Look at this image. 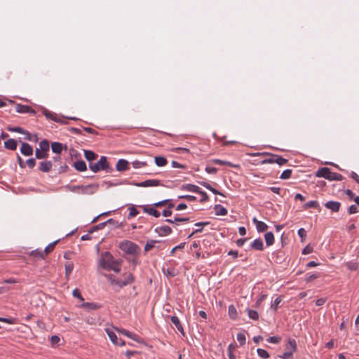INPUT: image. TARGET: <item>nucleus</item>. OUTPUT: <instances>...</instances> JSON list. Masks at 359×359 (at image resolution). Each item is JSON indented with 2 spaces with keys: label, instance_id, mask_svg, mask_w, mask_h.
<instances>
[{
  "label": "nucleus",
  "instance_id": "f257e3e1",
  "mask_svg": "<svg viewBox=\"0 0 359 359\" xmlns=\"http://www.w3.org/2000/svg\"><path fill=\"white\" fill-rule=\"evenodd\" d=\"M100 263L103 269L119 273L123 260L121 259H115L109 252H104L101 255Z\"/></svg>",
  "mask_w": 359,
  "mask_h": 359
},
{
  "label": "nucleus",
  "instance_id": "f03ea898",
  "mask_svg": "<svg viewBox=\"0 0 359 359\" xmlns=\"http://www.w3.org/2000/svg\"><path fill=\"white\" fill-rule=\"evenodd\" d=\"M118 248L125 255L131 257H138L141 252V248L137 244L127 240L120 242Z\"/></svg>",
  "mask_w": 359,
  "mask_h": 359
},
{
  "label": "nucleus",
  "instance_id": "7ed1b4c3",
  "mask_svg": "<svg viewBox=\"0 0 359 359\" xmlns=\"http://www.w3.org/2000/svg\"><path fill=\"white\" fill-rule=\"evenodd\" d=\"M65 189L72 192H78L81 194H93L98 189L97 184H90L88 185H66Z\"/></svg>",
  "mask_w": 359,
  "mask_h": 359
},
{
  "label": "nucleus",
  "instance_id": "20e7f679",
  "mask_svg": "<svg viewBox=\"0 0 359 359\" xmlns=\"http://www.w3.org/2000/svg\"><path fill=\"white\" fill-rule=\"evenodd\" d=\"M249 155L252 156H269V158L264 159L261 161L262 164H267V163H277L279 165H283L286 164L288 162V160L286 158H283L282 156L277 155V154H273L267 152H263V153H253L250 154Z\"/></svg>",
  "mask_w": 359,
  "mask_h": 359
},
{
  "label": "nucleus",
  "instance_id": "39448f33",
  "mask_svg": "<svg viewBox=\"0 0 359 359\" xmlns=\"http://www.w3.org/2000/svg\"><path fill=\"white\" fill-rule=\"evenodd\" d=\"M316 176L318 177H323L330 181H341L344 178L341 174L333 172L327 167L319 168L316 173Z\"/></svg>",
  "mask_w": 359,
  "mask_h": 359
},
{
  "label": "nucleus",
  "instance_id": "423d86ee",
  "mask_svg": "<svg viewBox=\"0 0 359 359\" xmlns=\"http://www.w3.org/2000/svg\"><path fill=\"white\" fill-rule=\"evenodd\" d=\"M89 168L93 172H97L100 170H106L107 172H111L112 170V168L109 167L107 158L104 156H101L96 163H90Z\"/></svg>",
  "mask_w": 359,
  "mask_h": 359
},
{
  "label": "nucleus",
  "instance_id": "0eeeda50",
  "mask_svg": "<svg viewBox=\"0 0 359 359\" xmlns=\"http://www.w3.org/2000/svg\"><path fill=\"white\" fill-rule=\"evenodd\" d=\"M324 205L332 212H338L341 208V203L339 201H329L326 202Z\"/></svg>",
  "mask_w": 359,
  "mask_h": 359
},
{
  "label": "nucleus",
  "instance_id": "6e6552de",
  "mask_svg": "<svg viewBox=\"0 0 359 359\" xmlns=\"http://www.w3.org/2000/svg\"><path fill=\"white\" fill-rule=\"evenodd\" d=\"M161 184V181L158 180H147L144 182L135 184L137 187H157Z\"/></svg>",
  "mask_w": 359,
  "mask_h": 359
},
{
  "label": "nucleus",
  "instance_id": "1a4fd4ad",
  "mask_svg": "<svg viewBox=\"0 0 359 359\" xmlns=\"http://www.w3.org/2000/svg\"><path fill=\"white\" fill-rule=\"evenodd\" d=\"M15 110L18 113H30L34 115H35L36 113V111L33 109L32 107L21 104H18L16 105Z\"/></svg>",
  "mask_w": 359,
  "mask_h": 359
},
{
  "label": "nucleus",
  "instance_id": "9d476101",
  "mask_svg": "<svg viewBox=\"0 0 359 359\" xmlns=\"http://www.w3.org/2000/svg\"><path fill=\"white\" fill-rule=\"evenodd\" d=\"M124 279L120 283V287L132 284L135 281V278L131 273H126L123 275Z\"/></svg>",
  "mask_w": 359,
  "mask_h": 359
},
{
  "label": "nucleus",
  "instance_id": "9b49d317",
  "mask_svg": "<svg viewBox=\"0 0 359 359\" xmlns=\"http://www.w3.org/2000/svg\"><path fill=\"white\" fill-rule=\"evenodd\" d=\"M53 167L50 161H44L39 163V170L43 172H48L51 170Z\"/></svg>",
  "mask_w": 359,
  "mask_h": 359
},
{
  "label": "nucleus",
  "instance_id": "f8f14e48",
  "mask_svg": "<svg viewBox=\"0 0 359 359\" xmlns=\"http://www.w3.org/2000/svg\"><path fill=\"white\" fill-rule=\"evenodd\" d=\"M20 152L25 156H32L33 154V148L28 143L22 142L20 148Z\"/></svg>",
  "mask_w": 359,
  "mask_h": 359
},
{
  "label": "nucleus",
  "instance_id": "ddd939ff",
  "mask_svg": "<svg viewBox=\"0 0 359 359\" xmlns=\"http://www.w3.org/2000/svg\"><path fill=\"white\" fill-rule=\"evenodd\" d=\"M116 330L119 333H121V334H123L125 336H127L128 337L133 339L134 341H135L137 342H140V337L138 335H137L135 334H133V333H132V332H129V331H128L126 330H124V329L116 328Z\"/></svg>",
  "mask_w": 359,
  "mask_h": 359
},
{
  "label": "nucleus",
  "instance_id": "4468645a",
  "mask_svg": "<svg viewBox=\"0 0 359 359\" xmlns=\"http://www.w3.org/2000/svg\"><path fill=\"white\" fill-rule=\"evenodd\" d=\"M252 222L255 224L257 231L264 232L267 230L268 226L264 222L257 220L256 217L252 219Z\"/></svg>",
  "mask_w": 359,
  "mask_h": 359
},
{
  "label": "nucleus",
  "instance_id": "2eb2a0df",
  "mask_svg": "<svg viewBox=\"0 0 359 359\" xmlns=\"http://www.w3.org/2000/svg\"><path fill=\"white\" fill-rule=\"evenodd\" d=\"M118 171H125L128 168V162L125 159H119L116 165Z\"/></svg>",
  "mask_w": 359,
  "mask_h": 359
},
{
  "label": "nucleus",
  "instance_id": "dca6fc26",
  "mask_svg": "<svg viewBox=\"0 0 359 359\" xmlns=\"http://www.w3.org/2000/svg\"><path fill=\"white\" fill-rule=\"evenodd\" d=\"M286 351L292 354L297 351V343L294 339H290L285 346Z\"/></svg>",
  "mask_w": 359,
  "mask_h": 359
},
{
  "label": "nucleus",
  "instance_id": "f3484780",
  "mask_svg": "<svg viewBox=\"0 0 359 359\" xmlns=\"http://www.w3.org/2000/svg\"><path fill=\"white\" fill-rule=\"evenodd\" d=\"M142 208H143V210L144 212H146L150 215H153L155 217H160V215H161L160 212L153 207H150L149 205H144L142 207Z\"/></svg>",
  "mask_w": 359,
  "mask_h": 359
},
{
  "label": "nucleus",
  "instance_id": "a211bd4d",
  "mask_svg": "<svg viewBox=\"0 0 359 359\" xmlns=\"http://www.w3.org/2000/svg\"><path fill=\"white\" fill-rule=\"evenodd\" d=\"M170 320H171V322L175 325V327H177L178 331L180 333H182L183 335H184V331L183 327L180 323V319L177 316H171Z\"/></svg>",
  "mask_w": 359,
  "mask_h": 359
},
{
  "label": "nucleus",
  "instance_id": "6ab92c4d",
  "mask_svg": "<svg viewBox=\"0 0 359 359\" xmlns=\"http://www.w3.org/2000/svg\"><path fill=\"white\" fill-rule=\"evenodd\" d=\"M156 231L161 236H167L172 233V229L168 226H163L156 229Z\"/></svg>",
  "mask_w": 359,
  "mask_h": 359
},
{
  "label": "nucleus",
  "instance_id": "aec40b11",
  "mask_svg": "<svg viewBox=\"0 0 359 359\" xmlns=\"http://www.w3.org/2000/svg\"><path fill=\"white\" fill-rule=\"evenodd\" d=\"M251 248L256 250L262 251L264 250V243L261 238L255 239L251 244Z\"/></svg>",
  "mask_w": 359,
  "mask_h": 359
},
{
  "label": "nucleus",
  "instance_id": "412c9836",
  "mask_svg": "<svg viewBox=\"0 0 359 359\" xmlns=\"http://www.w3.org/2000/svg\"><path fill=\"white\" fill-rule=\"evenodd\" d=\"M17 142L14 139H8L4 142V147L7 149L14 151L17 148Z\"/></svg>",
  "mask_w": 359,
  "mask_h": 359
},
{
  "label": "nucleus",
  "instance_id": "4be33fe9",
  "mask_svg": "<svg viewBox=\"0 0 359 359\" xmlns=\"http://www.w3.org/2000/svg\"><path fill=\"white\" fill-rule=\"evenodd\" d=\"M182 189L187 190V191H191V192L198 193L201 189L196 185L191 184H187L182 185Z\"/></svg>",
  "mask_w": 359,
  "mask_h": 359
},
{
  "label": "nucleus",
  "instance_id": "5701e85b",
  "mask_svg": "<svg viewBox=\"0 0 359 359\" xmlns=\"http://www.w3.org/2000/svg\"><path fill=\"white\" fill-rule=\"evenodd\" d=\"M74 168L80 172H83L87 170V166L83 161H78L74 163Z\"/></svg>",
  "mask_w": 359,
  "mask_h": 359
},
{
  "label": "nucleus",
  "instance_id": "b1692460",
  "mask_svg": "<svg viewBox=\"0 0 359 359\" xmlns=\"http://www.w3.org/2000/svg\"><path fill=\"white\" fill-rule=\"evenodd\" d=\"M84 156L87 161H90V163H92L91 161L95 160L98 155L92 151L84 150Z\"/></svg>",
  "mask_w": 359,
  "mask_h": 359
},
{
  "label": "nucleus",
  "instance_id": "393cba45",
  "mask_svg": "<svg viewBox=\"0 0 359 359\" xmlns=\"http://www.w3.org/2000/svg\"><path fill=\"white\" fill-rule=\"evenodd\" d=\"M43 114L48 118V119H50L53 121H58V120H57V114H56L55 113H53L52 111H48V109H43Z\"/></svg>",
  "mask_w": 359,
  "mask_h": 359
},
{
  "label": "nucleus",
  "instance_id": "a878e982",
  "mask_svg": "<svg viewBox=\"0 0 359 359\" xmlns=\"http://www.w3.org/2000/svg\"><path fill=\"white\" fill-rule=\"evenodd\" d=\"M212 162L217 165H228L231 168H238L239 167L238 165L233 164L229 161H222L220 159H214V160H212Z\"/></svg>",
  "mask_w": 359,
  "mask_h": 359
},
{
  "label": "nucleus",
  "instance_id": "bb28decb",
  "mask_svg": "<svg viewBox=\"0 0 359 359\" xmlns=\"http://www.w3.org/2000/svg\"><path fill=\"white\" fill-rule=\"evenodd\" d=\"M264 238L267 246H271L274 243V236L272 232L269 231L266 233Z\"/></svg>",
  "mask_w": 359,
  "mask_h": 359
},
{
  "label": "nucleus",
  "instance_id": "cd10ccee",
  "mask_svg": "<svg viewBox=\"0 0 359 359\" xmlns=\"http://www.w3.org/2000/svg\"><path fill=\"white\" fill-rule=\"evenodd\" d=\"M214 210H215V214L217 215H227V210L224 207L221 205H215L214 207Z\"/></svg>",
  "mask_w": 359,
  "mask_h": 359
},
{
  "label": "nucleus",
  "instance_id": "c85d7f7f",
  "mask_svg": "<svg viewBox=\"0 0 359 359\" xmlns=\"http://www.w3.org/2000/svg\"><path fill=\"white\" fill-rule=\"evenodd\" d=\"M53 152L60 154L62 150V144L60 142H53L51 144Z\"/></svg>",
  "mask_w": 359,
  "mask_h": 359
},
{
  "label": "nucleus",
  "instance_id": "c756f323",
  "mask_svg": "<svg viewBox=\"0 0 359 359\" xmlns=\"http://www.w3.org/2000/svg\"><path fill=\"white\" fill-rule=\"evenodd\" d=\"M35 156L37 159H46L48 157V152L42 151L36 148L35 150Z\"/></svg>",
  "mask_w": 359,
  "mask_h": 359
},
{
  "label": "nucleus",
  "instance_id": "7c9ffc66",
  "mask_svg": "<svg viewBox=\"0 0 359 359\" xmlns=\"http://www.w3.org/2000/svg\"><path fill=\"white\" fill-rule=\"evenodd\" d=\"M228 313H229V317L231 319L235 320L237 318V316H238L237 310L233 305H230L229 306Z\"/></svg>",
  "mask_w": 359,
  "mask_h": 359
},
{
  "label": "nucleus",
  "instance_id": "2f4dec72",
  "mask_svg": "<svg viewBox=\"0 0 359 359\" xmlns=\"http://www.w3.org/2000/svg\"><path fill=\"white\" fill-rule=\"evenodd\" d=\"M168 161L166 158L163 156H156L155 157V163L157 166L162 167L165 166L167 164Z\"/></svg>",
  "mask_w": 359,
  "mask_h": 359
},
{
  "label": "nucleus",
  "instance_id": "473e14b6",
  "mask_svg": "<svg viewBox=\"0 0 359 359\" xmlns=\"http://www.w3.org/2000/svg\"><path fill=\"white\" fill-rule=\"evenodd\" d=\"M49 142L48 140H43L42 141L40 142L39 143V148H38L39 149H40L41 151H47L48 152L49 151Z\"/></svg>",
  "mask_w": 359,
  "mask_h": 359
},
{
  "label": "nucleus",
  "instance_id": "72a5a7b5",
  "mask_svg": "<svg viewBox=\"0 0 359 359\" xmlns=\"http://www.w3.org/2000/svg\"><path fill=\"white\" fill-rule=\"evenodd\" d=\"M319 207V203L317 201H309L307 203H306L304 205V209H308V208H318Z\"/></svg>",
  "mask_w": 359,
  "mask_h": 359
},
{
  "label": "nucleus",
  "instance_id": "f704fd0d",
  "mask_svg": "<svg viewBox=\"0 0 359 359\" xmlns=\"http://www.w3.org/2000/svg\"><path fill=\"white\" fill-rule=\"evenodd\" d=\"M106 332L113 344L118 343V337L116 334L111 330L107 329Z\"/></svg>",
  "mask_w": 359,
  "mask_h": 359
},
{
  "label": "nucleus",
  "instance_id": "c9c22d12",
  "mask_svg": "<svg viewBox=\"0 0 359 359\" xmlns=\"http://www.w3.org/2000/svg\"><path fill=\"white\" fill-rule=\"evenodd\" d=\"M30 255L33 256L34 257H38V258H41V259L45 258V255H44L43 251H41L39 250H32L30 253Z\"/></svg>",
  "mask_w": 359,
  "mask_h": 359
},
{
  "label": "nucleus",
  "instance_id": "e433bc0d",
  "mask_svg": "<svg viewBox=\"0 0 359 359\" xmlns=\"http://www.w3.org/2000/svg\"><path fill=\"white\" fill-rule=\"evenodd\" d=\"M158 241L151 240L147 242L145 246H144V251L148 252L149 250H151L152 248H155V244L157 243Z\"/></svg>",
  "mask_w": 359,
  "mask_h": 359
},
{
  "label": "nucleus",
  "instance_id": "4c0bfd02",
  "mask_svg": "<svg viewBox=\"0 0 359 359\" xmlns=\"http://www.w3.org/2000/svg\"><path fill=\"white\" fill-rule=\"evenodd\" d=\"M247 311H248V315L250 318L255 320H258L259 313L256 311L251 310V309H247Z\"/></svg>",
  "mask_w": 359,
  "mask_h": 359
},
{
  "label": "nucleus",
  "instance_id": "58836bf2",
  "mask_svg": "<svg viewBox=\"0 0 359 359\" xmlns=\"http://www.w3.org/2000/svg\"><path fill=\"white\" fill-rule=\"evenodd\" d=\"M292 171L291 169L285 170L280 175V178L282 180H287V179L290 178V177L292 175Z\"/></svg>",
  "mask_w": 359,
  "mask_h": 359
},
{
  "label": "nucleus",
  "instance_id": "ea45409f",
  "mask_svg": "<svg viewBox=\"0 0 359 359\" xmlns=\"http://www.w3.org/2000/svg\"><path fill=\"white\" fill-rule=\"evenodd\" d=\"M57 243V241H54L51 243H50L46 248L45 250H43V252H44V255H47L48 253H50V252H52L56 245V243Z\"/></svg>",
  "mask_w": 359,
  "mask_h": 359
},
{
  "label": "nucleus",
  "instance_id": "a19ab883",
  "mask_svg": "<svg viewBox=\"0 0 359 359\" xmlns=\"http://www.w3.org/2000/svg\"><path fill=\"white\" fill-rule=\"evenodd\" d=\"M257 353L259 357L262 358H269V353L266 350H264V349L257 348Z\"/></svg>",
  "mask_w": 359,
  "mask_h": 359
},
{
  "label": "nucleus",
  "instance_id": "79ce46f5",
  "mask_svg": "<svg viewBox=\"0 0 359 359\" xmlns=\"http://www.w3.org/2000/svg\"><path fill=\"white\" fill-rule=\"evenodd\" d=\"M65 273L67 276L69 275L74 269V264L72 262H67L65 264Z\"/></svg>",
  "mask_w": 359,
  "mask_h": 359
},
{
  "label": "nucleus",
  "instance_id": "37998d69",
  "mask_svg": "<svg viewBox=\"0 0 359 359\" xmlns=\"http://www.w3.org/2000/svg\"><path fill=\"white\" fill-rule=\"evenodd\" d=\"M108 279L112 285H118L120 287V283H121V280L116 279L113 275H109L108 276Z\"/></svg>",
  "mask_w": 359,
  "mask_h": 359
},
{
  "label": "nucleus",
  "instance_id": "c03bdc74",
  "mask_svg": "<svg viewBox=\"0 0 359 359\" xmlns=\"http://www.w3.org/2000/svg\"><path fill=\"white\" fill-rule=\"evenodd\" d=\"M130 212L128 214V219L135 217L138 215L139 211L135 208V206H132L129 208Z\"/></svg>",
  "mask_w": 359,
  "mask_h": 359
},
{
  "label": "nucleus",
  "instance_id": "a18cd8bd",
  "mask_svg": "<svg viewBox=\"0 0 359 359\" xmlns=\"http://www.w3.org/2000/svg\"><path fill=\"white\" fill-rule=\"evenodd\" d=\"M237 340L240 343L241 346H243L245 344V336L243 333H238L236 336Z\"/></svg>",
  "mask_w": 359,
  "mask_h": 359
},
{
  "label": "nucleus",
  "instance_id": "49530a36",
  "mask_svg": "<svg viewBox=\"0 0 359 359\" xmlns=\"http://www.w3.org/2000/svg\"><path fill=\"white\" fill-rule=\"evenodd\" d=\"M266 341L269 343L272 344H279L281 341V338L280 337H269Z\"/></svg>",
  "mask_w": 359,
  "mask_h": 359
},
{
  "label": "nucleus",
  "instance_id": "de8ad7c7",
  "mask_svg": "<svg viewBox=\"0 0 359 359\" xmlns=\"http://www.w3.org/2000/svg\"><path fill=\"white\" fill-rule=\"evenodd\" d=\"M282 302V297H278L275 299L273 303L271 304V309L276 311L279 304Z\"/></svg>",
  "mask_w": 359,
  "mask_h": 359
},
{
  "label": "nucleus",
  "instance_id": "09e8293b",
  "mask_svg": "<svg viewBox=\"0 0 359 359\" xmlns=\"http://www.w3.org/2000/svg\"><path fill=\"white\" fill-rule=\"evenodd\" d=\"M346 266L350 271H356L358 269V264L356 262H348Z\"/></svg>",
  "mask_w": 359,
  "mask_h": 359
},
{
  "label": "nucleus",
  "instance_id": "8fccbe9b",
  "mask_svg": "<svg viewBox=\"0 0 359 359\" xmlns=\"http://www.w3.org/2000/svg\"><path fill=\"white\" fill-rule=\"evenodd\" d=\"M82 306L87 309H93V310L97 309L98 308V306L96 304H95L93 303H89V302L83 303L82 304Z\"/></svg>",
  "mask_w": 359,
  "mask_h": 359
},
{
  "label": "nucleus",
  "instance_id": "3c124183",
  "mask_svg": "<svg viewBox=\"0 0 359 359\" xmlns=\"http://www.w3.org/2000/svg\"><path fill=\"white\" fill-rule=\"evenodd\" d=\"M105 226V223L102 222L97 225L93 226L90 230H89V233H91L97 230L102 229Z\"/></svg>",
  "mask_w": 359,
  "mask_h": 359
},
{
  "label": "nucleus",
  "instance_id": "603ef678",
  "mask_svg": "<svg viewBox=\"0 0 359 359\" xmlns=\"http://www.w3.org/2000/svg\"><path fill=\"white\" fill-rule=\"evenodd\" d=\"M72 294L74 297L78 298L80 301L83 302L84 299L83 298L81 292L79 289L76 288L73 290Z\"/></svg>",
  "mask_w": 359,
  "mask_h": 359
},
{
  "label": "nucleus",
  "instance_id": "864d4df0",
  "mask_svg": "<svg viewBox=\"0 0 359 359\" xmlns=\"http://www.w3.org/2000/svg\"><path fill=\"white\" fill-rule=\"evenodd\" d=\"M132 164H133V166L135 168H142V167L147 165V163L146 162H141V161H134L132 163Z\"/></svg>",
  "mask_w": 359,
  "mask_h": 359
},
{
  "label": "nucleus",
  "instance_id": "5fc2aeb1",
  "mask_svg": "<svg viewBox=\"0 0 359 359\" xmlns=\"http://www.w3.org/2000/svg\"><path fill=\"white\" fill-rule=\"evenodd\" d=\"M198 194H200L202 196V198L200 200L201 203H204L209 201V196L205 191L200 189Z\"/></svg>",
  "mask_w": 359,
  "mask_h": 359
},
{
  "label": "nucleus",
  "instance_id": "6e6d98bb",
  "mask_svg": "<svg viewBox=\"0 0 359 359\" xmlns=\"http://www.w3.org/2000/svg\"><path fill=\"white\" fill-rule=\"evenodd\" d=\"M180 199H185L189 201H194L196 200V197L191 195H182L178 197Z\"/></svg>",
  "mask_w": 359,
  "mask_h": 359
},
{
  "label": "nucleus",
  "instance_id": "4d7b16f0",
  "mask_svg": "<svg viewBox=\"0 0 359 359\" xmlns=\"http://www.w3.org/2000/svg\"><path fill=\"white\" fill-rule=\"evenodd\" d=\"M8 130L11 132L18 133L20 134L25 133V130L21 127L9 128Z\"/></svg>",
  "mask_w": 359,
  "mask_h": 359
},
{
  "label": "nucleus",
  "instance_id": "13d9d810",
  "mask_svg": "<svg viewBox=\"0 0 359 359\" xmlns=\"http://www.w3.org/2000/svg\"><path fill=\"white\" fill-rule=\"evenodd\" d=\"M27 165L28 167L31 169L34 168V166L36 165V160L35 158H29L27 161H26V163L25 165Z\"/></svg>",
  "mask_w": 359,
  "mask_h": 359
},
{
  "label": "nucleus",
  "instance_id": "bf43d9fd",
  "mask_svg": "<svg viewBox=\"0 0 359 359\" xmlns=\"http://www.w3.org/2000/svg\"><path fill=\"white\" fill-rule=\"evenodd\" d=\"M104 223H105V226L107 224H111L115 227L120 226V224H118V222L115 221L114 219H109L107 221L104 222Z\"/></svg>",
  "mask_w": 359,
  "mask_h": 359
},
{
  "label": "nucleus",
  "instance_id": "052dcab7",
  "mask_svg": "<svg viewBox=\"0 0 359 359\" xmlns=\"http://www.w3.org/2000/svg\"><path fill=\"white\" fill-rule=\"evenodd\" d=\"M348 212L350 215L357 213L358 212V209L356 205H351L348 209Z\"/></svg>",
  "mask_w": 359,
  "mask_h": 359
},
{
  "label": "nucleus",
  "instance_id": "680f3d73",
  "mask_svg": "<svg viewBox=\"0 0 359 359\" xmlns=\"http://www.w3.org/2000/svg\"><path fill=\"white\" fill-rule=\"evenodd\" d=\"M279 357L282 359H290L292 358V354L287 351H285Z\"/></svg>",
  "mask_w": 359,
  "mask_h": 359
},
{
  "label": "nucleus",
  "instance_id": "e2e57ef3",
  "mask_svg": "<svg viewBox=\"0 0 359 359\" xmlns=\"http://www.w3.org/2000/svg\"><path fill=\"white\" fill-rule=\"evenodd\" d=\"M171 164L173 168H182V169H185L187 168V166L185 165L180 164L178 162L175 161H172Z\"/></svg>",
  "mask_w": 359,
  "mask_h": 359
},
{
  "label": "nucleus",
  "instance_id": "0e129e2a",
  "mask_svg": "<svg viewBox=\"0 0 359 359\" xmlns=\"http://www.w3.org/2000/svg\"><path fill=\"white\" fill-rule=\"evenodd\" d=\"M205 171L209 174H215L217 171V169L215 167L207 166L205 168Z\"/></svg>",
  "mask_w": 359,
  "mask_h": 359
},
{
  "label": "nucleus",
  "instance_id": "69168bd1",
  "mask_svg": "<svg viewBox=\"0 0 359 359\" xmlns=\"http://www.w3.org/2000/svg\"><path fill=\"white\" fill-rule=\"evenodd\" d=\"M313 252V248L310 245H306L302 250V254L307 255Z\"/></svg>",
  "mask_w": 359,
  "mask_h": 359
},
{
  "label": "nucleus",
  "instance_id": "338daca9",
  "mask_svg": "<svg viewBox=\"0 0 359 359\" xmlns=\"http://www.w3.org/2000/svg\"><path fill=\"white\" fill-rule=\"evenodd\" d=\"M298 235L301 238H304L306 236V232L304 229L301 228L298 230Z\"/></svg>",
  "mask_w": 359,
  "mask_h": 359
},
{
  "label": "nucleus",
  "instance_id": "774afa93",
  "mask_svg": "<svg viewBox=\"0 0 359 359\" xmlns=\"http://www.w3.org/2000/svg\"><path fill=\"white\" fill-rule=\"evenodd\" d=\"M344 193L348 196L349 199L351 200H353V198H355V194L351 189L345 190Z\"/></svg>",
  "mask_w": 359,
  "mask_h": 359
}]
</instances>
